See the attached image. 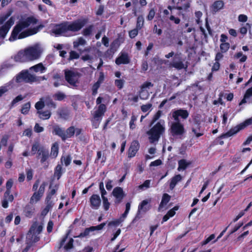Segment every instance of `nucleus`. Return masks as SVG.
<instances>
[{"label": "nucleus", "mask_w": 252, "mask_h": 252, "mask_svg": "<svg viewBox=\"0 0 252 252\" xmlns=\"http://www.w3.org/2000/svg\"><path fill=\"white\" fill-rule=\"evenodd\" d=\"M12 11L9 10L5 14L0 16V37L3 39L6 35L12 26L14 24L15 18L10 17L4 23V22L11 15Z\"/></svg>", "instance_id": "20e7f679"}, {"label": "nucleus", "mask_w": 252, "mask_h": 252, "mask_svg": "<svg viewBox=\"0 0 252 252\" xmlns=\"http://www.w3.org/2000/svg\"><path fill=\"white\" fill-rule=\"evenodd\" d=\"M43 50L41 44L35 43L19 52L15 56L14 60L18 62H29L38 60L41 57Z\"/></svg>", "instance_id": "f03ea898"}, {"label": "nucleus", "mask_w": 252, "mask_h": 252, "mask_svg": "<svg viewBox=\"0 0 252 252\" xmlns=\"http://www.w3.org/2000/svg\"><path fill=\"white\" fill-rule=\"evenodd\" d=\"M86 23L85 19H80L72 22H66L55 25L52 33L55 35L67 36L68 32H76L80 30Z\"/></svg>", "instance_id": "7ed1b4c3"}, {"label": "nucleus", "mask_w": 252, "mask_h": 252, "mask_svg": "<svg viewBox=\"0 0 252 252\" xmlns=\"http://www.w3.org/2000/svg\"><path fill=\"white\" fill-rule=\"evenodd\" d=\"M196 22L198 24H200V18L202 16V13L200 11H197L195 13Z\"/></svg>", "instance_id": "774afa93"}, {"label": "nucleus", "mask_w": 252, "mask_h": 252, "mask_svg": "<svg viewBox=\"0 0 252 252\" xmlns=\"http://www.w3.org/2000/svg\"><path fill=\"white\" fill-rule=\"evenodd\" d=\"M93 26H91L88 28L85 29L83 31V34L85 36L89 35L92 32Z\"/></svg>", "instance_id": "864d4df0"}, {"label": "nucleus", "mask_w": 252, "mask_h": 252, "mask_svg": "<svg viewBox=\"0 0 252 252\" xmlns=\"http://www.w3.org/2000/svg\"><path fill=\"white\" fill-rule=\"evenodd\" d=\"M102 204L105 211H107L109 209L110 203L108 201L107 198H104L102 199Z\"/></svg>", "instance_id": "de8ad7c7"}, {"label": "nucleus", "mask_w": 252, "mask_h": 252, "mask_svg": "<svg viewBox=\"0 0 252 252\" xmlns=\"http://www.w3.org/2000/svg\"><path fill=\"white\" fill-rule=\"evenodd\" d=\"M122 222H123V220L118 219H116L114 220H112L111 221H110L108 223V226H118Z\"/></svg>", "instance_id": "a18cd8bd"}, {"label": "nucleus", "mask_w": 252, "mask_h": 252, "mask_svg": "<svg viewBox=\"0 0 252 252\" xmlns=\"http://www.w3.org/2000/svg\"><path fill=\"white\" fill-rule=\"evenodd\" d=\"M63 173L62 167L61 165H58L55 170L54 177L59 180L61 177Z\"/></svg>", "instance_id": "f704fd0d"}, {"label": "nucleus", "mask_w": 252, "mask_h": 252, "mask_svg": "<svg viewBox=\"0 0 252 252\" xmlns=\"http://www.w3.org/2000/svg\"><path fill=\"white\" fill-rule=\"evenodd\" d=\"M165 130V122L160 120L147 132L149 139L151 143L158 140L160 136Z\"/></svg>", "instance_id": "39448f33"}, {"label": "nucleus", "mask_w": 252, "mask_h": 252, "mask_svg": "<svg viewBox=\"0 0 252 252\" xmlns=\"http://www.w3.org/2000/svg\"><path fill=\"white\" fill-rule=\"evenodd\" d=\"M13 182L12 179H9L7 181L6 184V191L4 193L5 197L6 195H8L10 193V189L13 186Z\"/></svg>", "instance_id": "4c0bfd02"}, {"label": "nucleus", "mask_w": 252, "mask_h": 252, "mask_svg": "<svg viewBox=\"0 0 252 252\" xmlns=\"http://www.w3.org/2000/svg\"><path fill=\"white\" fill-rule=\"evenodd\" d=\"M37 22L32 16L21 19L13 29L9 41L24 38L37 33L43 28L41 25H37Z\"/></svg>", "instance_id": "f257e3e1"}, {"label": "nucleus", "mask_w": 252, "mask_h": 252, "mask_svg": "<svg viewBox=\"0 0 252 252\" xmlns=\"http://www.w3.org/2000/svg\"><path fill=\"white\" fill-rule=\"evenodd\" d=\"M171 65L178 69H187L188 66L187 62H183L181 60L179 56H176L174 61L171 63Z\"/></svg>", "instance_id": "2eb2a0df"}, {"label": "nucleus", "mask_w": 252, "mask_h": 252, "mask_svg": "<svg viewBox=\"0 0 252 252\" xmlns=\"http://www.w3.org/2000/svg\"><path fill=\"white\" fill-rule=\"evenodd\" d=\"M230 45L227 42L221 43L220 45V49L222 52H226L229 48Z\"/></svg>", "instance_id": "37998d69"}, {"label": "nucleus", "mask_w": 252, "mask_h": 252, "mask_svg": "<svg viewBox=\"0 0 252 252\" xmlns=\"http://www.w3.org/2000/svg\"><path fill=\"white\" fill-rule=\"evenodd\" d=\"M151 183V180H146L144 183L141 185H139L138 186V188L140 189L143 190L144 189H148L150 187Z\"/></svg>", "instance_id": "79ce46f5"}, {"label": "nucleus", "mask_w": 252, "mask_h": 252, "mask_svg": "<svg viewBox=\"0 0 252 252\" xmlns=\"http://www.w3.org/2000/svg\"><path fill=\"white\" fill-rule=\"evenodd\" d=\"M139 30L136 28L129 31V35L130 37L131 38H134L138 34Z\"/></svg>", "instance_id": "13d9d810"}, {"label": "nucleus", "mask_w": 252, "mask_h": 252, "mask_svg": "<svg viewBox=\"0 0 252 252\" xmlns=\"http://www.w3.org/2000/svg\"><path fill=\"white\" fill-rule=\"evenodd\" d=\"M144 24V18L143 16H140L137 18L136 28L141 29Z\"/></svg>", "instance_id": "a19ab883"}, {"label": "nucleus", "mask_w": 252, "mask_h": 252, "mask_svg": "<svg viewBox=\"0 0 252 252\" xmlns=\"http://www.w3.org/2000/svg\"><path fill=\"white\" fill-rule=\"evenodd\" d=\"M24 97H23L21 95H19L17 97H16L11 102L12 106H14L19 101L22 100Z\"/></svg>", "instance_id": "e2e57ef3"}, {"label": "nucleus", "mask_w": 252, "mask_h": 252, "mask_svg": "<svg viewBox=\"0 0 252 252\" xmlns=\"http://www.w3.org/2000/svg\"><path fill=\"white\" fill-rule=\"evenodd\" d=\"M71 161V158L69 155L63 156L61 158V162L64 163L65 166L69 165Z\"/></svg>", "instance_id": "e433bc0d"}, {"label": "nucleus", "mask_w": 252, "mask_h": 252, "mask_svg": "<svg viewBox=\"0 0 252 252\" xmlns=\"http://www.w3.org/2000/svg\"><path fill=\"white\" fill-rule=\"evenodd\" d=\"M46 79L45 76L37 77L35 75L31 74L27 70L22 71L16 78V81L18 83H33Z\"/></svg>", "instance_id": "423d86ee"}, {"label": "nucleus", "mask_w": 252, "mask_h": 252, "mask_svg": "<svg viewBox=\"0 0 252 252\" xmlns=\"http://www.w3.org/2000/svg\"><path fill=\"white\" fill-rule=\"evenodd\" d=\"M124 82V80L122 79H116L115 81V84L119 89H121L123 87Z\"/></svg>", "instance_id": "603ef678"}, {"label": "nucleus", "mask_w": 252, "mask_h": 252, "mask_svg": "<svg viewBox=\"0 0 252 252\" xmlns=\"http://www.w3.org/2000/svg\"><path fill=\"white\" fill-rule=\"evenodd\" d=\"M153 86V84L148 82L144 83L142 85L139 92V97L141 99L146 100L149 98L150 95L149 89Z\"/></svg>", "instance_id": "ddd939ff"}, {"label": "nucleus", "mask_w": 252, "mask_h": 252, "mask_svg": "<svg viewBox=\"0 0 252 252\" xmlns=\"http://www.w3.org/2000/svg\"><path fill=\"white\" fill-rule=\"evenodd\" d=\"M252 102V87L247 90L244 94L243 99L240 102L239 105H241L244 103H251Z\"/></svg>", "instance_id": "b1692460"}, {"label": "nucleus", "mask_w": 252, "mask_h": 252, "mask_svg": "<svg viewBox=\"0 0 252 252\" xmlns=\"http://www.w3.org/2000/svg\"><path fill=\"white\" fill-rule=\"evenodd\" d=\"M38 114L40 119L43 120L48 119L51 116V112L49 111H45L44 112L38 111Z\"/></svg>", "instance_id": "473e14b6"}, {"label": "nucleus", "mask_w": 252, "mask_h": 252, "mask_svg": "<svg viewBox=\"0 0 252 252\" xmlns=\"http://www.w3.org/2000/svg\"><path fill=\"white\" fill-rule=\"evenodd\" d=\"M151 199H145L143 200L138 205L137 213H144L151 209Z\"/></svg>", "instance_id": "dca6fc26"}, {"label": "nucleus", "mask_w": 252, "mask_h": 252, "mask_svg": "<svg viewBox=\"0 0 252 252\" xmlns=\"http://www.w3.org/2000/svg\"><path fill=\"white\" fill-rule=\"evenodd\" d=\"M106 222H103L97 226H92L90 228H86L84 232L80 233L78 236L79 237H84L88 235L91 231H94L95 230H99L102 229L104 226L106 225Z\"/></svg>", "instance_id": "6ab92c4d"}, {"label": "nucleus", "mask_w": 252, "mask_h": 252, "mask_svg": "<svg viewBox=\"0 0 252 252\" xmlns=\"http://www.w3.org/2000/svg\"><path fill=\"white\" fill-rule=\"evenodd\" d=\"M39 155H41V161L42 162H44L48 158V152L46 150H41V152L39 153Z\"/></svg>", "instance_id": "c03bdc74"}, {"label": "nucleus", "mask_w": 252, "mask_h": 252, "mask_svg": "<svg viewBox=\"0 0 252 252\" xmlns=\"http://www.w3.org/2000/svg\"><path fill=\"white\" fill-rule=\"evenodd\" d=\"M155 13L156 12H155L154 9V8L151 9L150 10L149 14L147 16V19L149 21L152 20L154 18V17L155 15Z\"/></svg>", "instance_id": "680f3d73"}, {"label": "nucleus", "mask_w": 252, "mask_h": 252, "mask_svg": "<svg viewBox=\"0 0 252 252\" xmlns=\"http://www.w3.org/2000/svg\"><path fill=\"white\" fill-rule=\"evenodd\" d=\"M161 112L160 111H158L156 114L154 116L152 121L151 122V125L154 124L161 116Z\"/></svg>", "instance_id": "5fc2aeb1"}, {"label": "nucleus", "mask_w": 252, "mask_h": 252, "mask_svg": "<svg viewBox=\"0 0 252 252\" xmlns=\"http://www.w3.org/2000/svg\"><path fill=\"white\" fill-rule=\"evenodd\" d=\"M45 188V183H43L40 185L38 191H35L31 197L30 203L31 204H35L40 200L44 192Z\"/></svg>", "instance_id": "4468645a"}, {"label": "nucleus", "mask_w": 252, "mask_h": 252, "mask_svg": "<svg viewBox=\"0 0 252 252\" xmlns=\"http://www.w3.org/2000/svg\"><path fill=\"white\" fill-rule=\"evenodd\" d=\"M73 47L77 49L80 52H83L80 47L84 46L86 44V41L82 37H79L73 42Z\"/></svg>", "instance_id": "bb28decb"}, {"label": "nucleus", "mask_w": 252, "mask_h": 252, "mask_svg": "<svg viewBox=\"0 0 252 252\" xmlns=\"http://www.w3.org/2000/svg\"><path fill=\"white\" fill-rule=\"evenodd\" d=\"M30 71H33L36 73H43L46 71V68L42 63H39L30 68Z\"/></svg>", "instance_id": "a878e982"}, {"label": "nucleus", "mask_w": 252, "mask_h": 252, "mask_svg": "<svg viewBox=\"0 0 252 252\" xmlns=\"http://www.w3.org/2000/svg\"><path fill=\"white\" fill-rule=\"evenodd\" d=\"M44 106V103L42 100V99H40V100L36 103L35 105V108L38 110V111L40 109H42Z\"/></svg>", "instance_id": "8fccbe9b"}, {"label": "nucleus", "mask_w": 252, "mask_h": 252, "mask_svg": "<svg viewBox=\"0 0 252 252\" xmlns=\"http://www.w3.org/2000/svg\"><path fill=\"white\" fill-rule=\"evenodd\" d=\"M42 225L34 223L31 226L27 235V241L29 243L36 242L39 240L38 235L42 231Z\"/></svg>", "instance_id": "0eeeda50"}, {"label": "nucleus", "mask_w": 252, "mask_h": 252, "mask_svg": "<svg viewBox=\"0 0 252 252\" xmlns=\"http://www.w3.org/2000/svg\"><path fill=\"white\" fill-rule=\"evenodd\" d=\"M31 108V104L30 102H27L24 104L21 109V113L24 115L28 113Z\"/></svg>", "instance_id": "ea45409f"}, {"label": "nucleus", "mask_w": 252, "mask_h": 252, "mask_svg": "<svg viewBox=\"0 0 252 252\" xmlns=\"http://www.w3.org/2000/svg\"><path fill=\"white\" fill-rule=\"evenodd\" d=\"M50 197L49 196H47L46 198V201H47V205L46 207L44 209V210L42 211L41 214L42 215H46L49 211L52 208L53 203L50 201Z\"/></svg>", "instance_id": "7c9ffc66"}, {"label": "nucleus", "mask_w": 252, "mask_h": 252, "mask_svg": "<svg viewBox=\"0 0 252 252\" xmlns=\"http://www.w3.org/2000/svg\"><path fill=\"white\" fill-rule=\"evenodd\" d=\"M58 152L59 145L58 143H55L53 145L51 148V156L54 158H56L58 154Z\"/></svg>", "instance_id": "72a5a7b5"}, {"label": "nucleus", "mask_w": 252, "mask_h": 252, "mask_svg": "<svg viewBox=\"0 0 252 252\" xmlns=\"http://www.w3.org/2000/svg\"><path fill=\"white\" fill-rule=\"evenodd\" d=\"M81 132V129L79 128H75L73 126H71L67 129L65 132V139L67 138L71 137L72 136L76 135V136L79 135Z\"/></svg>", "instance_id": "aec40b11"}, {"label": "nucleus", "mask_w": 252, "mask_h": 252, "mask_svg": "<svg viewBox=\"0 0 252 252\" xmlns=\"http://www.w3.org/2000/svg\"><path fill=\"white\" fill-rule=\"evenodd\" d=\"M100 84L95 83L94 84L92 87V94L93 95H95L97 93V90L99 88Z\"/></svg>", "instance_id": "bf43d9fd"}, {"label": "nucleus", "mask_w": 252, "mask_h": 252, "mask_svg": "<svg viewBox=\"0 0 252 252\" xmlns=\"http://www.w3.org/2000/svg\"><path fill=\"white\" fill-rule=\"evenodd\" d=\"M80 77V74L76 71L66 70L65 78L66 81L71 86H76Z\"/></svg>", "instance_id": "9b49d317"}, {"label": "nucleus", "mask_w": 252, "mask_h": 252, "mask_svg": "<svg viewBox=\"0 0 252 252\" xmlns=\"http://www.w3.org/2000/svg\"><path fill=\"white\" fill-rule=\"evenodd\" d=\"M100 159H101V162H104L106 159V157L104 156H102V153L100 151H98L96 154V158L95 159V162L98 161Z\"/></svg>", "instance_id": "49530a36"}, {"label": "nucleus", "mask_w": 252, "mask_h": 252, "mask_svg": "<svg viewBox=\"0 0 252 252\" xmlns=\"http://www.w3.org/2000/svg\"><path fill=\"white\" fill-rule=\"evenodd\" d=\"M171 132L173 136L181 138L185 132L183 125L179 121L172 123L171 126Z\"/></svg>", "instance_id": "9d476101"}, {"label": "nucleus", "mask_w": 252, "mask_h": 252, "mask_svg": "<svg viewBox=\"0 0 252 252\" xmlns=\"http://www.w3.org/2000/svg\"><path fill=\"white\" fill-rule=\"evenodd\" d=\"M251 125H252V117L245 121L244 123H242L234 127H232L227 132L222 134L220 137L222 138H228L236 134L240 130L244 128L246 126Z\"/></svg>", "instance_id": "1a4fd4ad"}, {"label": "nucleus", "mask_w": 252, "mask_h": 252, "mask_svg": "<svg viewBox=\"0 0 252 252\" xmlns=\"http://www.w3.org/2000/svg\"><path fill=\"white\" fill-rule=\"evenodd\" d=\"M191 162L186 159H181L178 161V170L181 171L185 170L188 166L190 164Z\"/></svg>", "instance_id": "c85d7f7f"}, {"label": "nucleus", "mask_w": 252, "mask_h": 252, "mask_svg": "<svg viewBox=\"0 0 252 252\" xmlns=\"http://www.w3.org/2000/svg\"><path fill=\"white\" fill-rule=\"evenodd\" d=\"M79 54L75 51H72L70 52V56H69L70 60L77 59L79 58Z\"/></svg>", "instance_id": "0e129e2a"}, {"label": "nucleus", "mask_w": 252, "mask_h": 252, "mask_svg": "<svg viewBox=\"0 0 252 252\" xmlns=\"http://www.w3.org/2000/svg\"><path fill=\"white\" fill-rule=\"evenodd\" d=\"M129 58L126 53H121V54L116 59L115 63L117 64H127L129 63Z\"/></svg>", "instance_id": "393cba45"}, {"label": "nucleus", "mask_w": 252, "mask_h": 252, "mask_svg": "<svg viewBox=\"0 0 252 252\" xmlns=\"http://www.w3.org/2000/svg\"><path fill=\"white\" fill-rule=\"evenodd\" d=\"M168 9H164L163 11V14L165 16H167L169 15H172V9L173 8L171 6H168Z\"/></svg>", "instance_id": "052dcab7"}, {"label": "nucleus", "mask_w": 252, "mask_h": 252, "mask_svg": "<svg viewBox=\"0 0 252 252\" xmlns=\"http://www.w3.org/2000/svg\"><path fill=\"white\" fill-rule=\"evenodd\" d=\"M34 208L32 207L27 206L26 207L24 210L25 215L28 218H31L32 216L33 213Z\"/></svg>", "instance_id": "c9c22d12"}, {"label": "nucleus", "mask_w": 252, "mask_h": 252, "mask_svg": "<svg viewBox=\"0 0 252 252\" xmlns=\"http://www.w3.org/2000/svg\"><path fill=\"white\" fill-rule=\"evenodd\" d=\"M189 116V113L187 110L179 109L173 112L172 117L176 121H178L179 117L186 119Z\"/></svg>", "instance_id": "412c9836"}, {"label": "nucleus", "mask_w": 252, "mask_h": 252, "mask_svg": "<svg viewBox=\"0 0 252 252\" xmlns=\"http://www.w3.org/2000/svg\"><path fill=\"white\" fill-rule=\"evenodd\" d=\"M54 132L55 134L61 137L63 140H65V132L59 126H55L54 127Z\"/></svg>", "instance_id": "2f4dec72"}, {"label": "nucleus", "mask_w": 252, "mask_h": 252, "mask_svg": "<svg viewBox=\"0 0 252 252\" xmlns=\"http://www.w3.org/2000/svg\"><path fill=\"white\" fill-rule=\"evenodd\" d=\"M91 207L94 210L98 209L101 204L100 196L97 194L92 195L90 198Z\"/></svg>", "instance_id": "a211bd4d"}, {"label": "nucleus", "mask_w": 252, "mask_h": 252, "mask_svg": "<svg viewBox=\"0 0 252 252\" xmlns=\"http://www.w3.org/2000/svg\"><path fill=\"white\" fill-rule=\"evenodd\" d=\"M238 21L240 22H246L248 20V17L244 14H240L238 16Z\"/></svg>", "instance_id": "338daca9"}, {"label": "nucleus", "mask_w": 252, "mask_h": 252, "mask_svg": "<svg viewBox=\"0 0 252 252\" xmlns=\"http://www.w3.org/2000/svg\"><path fill=\"white\" fill-rule=\"evenodd\" d=\"M139 143L137 141H133L129 148L128 157L129 158L134 157L139 149Z\"/></svg>", "instance_id": "4be33fe9"}, {"label": "nucleus", "mask_w": 252, "mask_h": 252, "mask_svg": "<svg viewBox=\"0 0 252 252\" xmlns=\"http://www.w3.org/2000/svg\"><path fill=\"white\" fill-rule=\"evenodd\" d=\"M106 110L105 105L102 104L99 105L97 109L93 113V119L92 120L93 125L94 128L98 126L100 122L102 119Z\"/></svg>", "instance_id": "6e6552de"}, {"label": "nucleus", "mask_w": 252, "mask_h": 252, "mask_svg": "<svg viewBox=\"0 0 252 252\" xmlns=\"http://www.w3.org/2000/svg\"><path fill=\"white\" fill-rule=\"evenodd\" d=\"M68 234L63 238L60 243V247H63L65 250H69L73 247L74 240L71 238H68Z\"/></svg>", "instance_id": "f3484780"}, {"label": "nucleus", "mask_w": 252, "mask_h": 252, "mask_svg": "<svg viewBox=\"0 0 252 252\" xmlns=\"http://www.w3.org/2000/svg\"><path fill=\"white\" fill-rule=\"evenodd\" d=\"M152 104L151 103H147L145 105H143L141 106V109L143 112H146L151 110Z\"/></svg>", "instance_id": "3c124183"}, {"label": "nucleus", "mask_w": 252, "mask_h": 252, "mask_svg": "<svg viewBox=\"0 0 252 252\" xmlns=\"http://www.w3.org/2000/svg\"><path fill=\"white\" fill-rule=\"evenodd\" d=\"M170 199V196L167 193H164L158 208L159 212L162 211L166 209V205Z\"/></svg>", "instance_id": "5701e85b"}, {"label": "nucleus", "mask_w": 252, "mask_h": 252, "mask_svg": "<svg viewBox=\"0 0 252 252\" xmlns=\"http://www.w3.org/2000/svg\"><path fill=\"white\" fill-rule=\"evenodd\" d=\"M178 209V207H174L173 209L170 210L167 213V214L171 218L173 217L175 214V211Z\"/></svg>", "instance_id": "69168bd1"}, {"label": "nucleus", "mask_w": 252, "mask_h": 252, "mask_svg": "<svg viewBox=\"0 0 252 252\" xmlns=\"http://www.w3.org/2000/svg\"><path fill=\"white\" fill-rule=\"evenodd\" d=\"M112 194L115 198L114 202L116 204H120L126 195L123 189L119 187L114 189Z\"/></svg>", "instance_id": "f8f14e48"}, {"label": "nucleus", "mask_w": 252, "mask_h": 252, "mask_svg": "<svg viewBox=\"0 0 252 252\" xmlns=\"http://www.w3.org/2000/svg\"><path fill=\"white\" fill-rule=\"evenodd\" d=\"M182 180V177L180 174L176 175L172 178L169 185L170 189L172 190L174 189L177 183L180 182Z\"/></svg>", "instance_id": "cd10ccee"}, {"label": "nucleus", "mask_w": 252, "mask_h": 252, "mask_svg": "<svg viewBox=\"0 0 252 252\" xmlns=\"http://www.w3.org/2000/svg\"><path fill=\"white\" fill-rule=\"evenodd\" d=\"M37 151H38L39 153L41 152V151L39 149V144L38 143H35L32 145V155L35 154Z\"/></svg>", "instance_id": "6e6d98bb"}, {"label": "nucleus", "mask_w": 252, "mask_h": 252, "mask_svg": "<svg viewBox=\"0 0 252 252\" xmlns=\"http://www.w3.org/2000/svg\"><path fill=\"white\" fill-rule=\"evenodd\" d=\"M55 98L58 100H62L65 97V94L61 92L56 93L55 95Z\"/></svg>", "instance_id": "4d7b16f0"}, {"label": "nucleus", "mask_w": 252, "mask_h": 252, "mask_svg": "<svg viewBox=\"0 0 252 252\" xmlns=\"http://www.w3.org/2000/svg\"><path fill=\"white\" fill-rule=\"evenodd\" d=\"M234 58L236 59H239V61L241 63L245 62L247 60V57L246 55L243 54V53L242 52L237 53L234 56Z\"/></svg>", "instance_id": "58836bf2"}, {"label": "nucleus", "mask_w": 252, "mask_h": 252, "mask_svg": "<svg viewBox=\"0 0 252 252\" xmlns=\"http://www.w3.org/2000/svg\"><path fill=\"white\" fill-rule=\"evenodd\" d=\"M136 120L137 117L134 115H132L131 117V120L129 122V127L130 129H133L135 128V122Z\"/></svg>", "instance_id": "09e8293b"}, {"label": "nucleus", "mask_w": 252, "mask_h": 252, "mask_svg": "<svg viewBox=\"0 0 252 252\" xmlns=\"http://www.w3.org/2000/svg\"><path fill=\"white\" fill-rule=\"evenodd\" d=\"M223 5L224 3L222 1H216L212 5L211 7V9L213 12H216L219 10H220L221 9H222L223 7Z\"/></svg>", "instance_id": "c756f323"}]
</instances>
